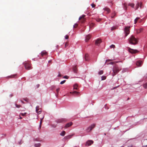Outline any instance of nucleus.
Listing matches in <instances>:
<instances>
[{
  "instance_id": "nucleus-45",
  "label": "nucleus",
  "mask_w": 147,
  "mask_h": 147,
  "mask_svg": "<svg viewBox=\"0 0 147 147\" xmlns=\"http://www.w3.org/2000/svg\"><path fill=\"white\" fill-rule=\"evenodd\" d=\"M115 63L114 62H112L110 63L109 64H110L113 65Z\"/></svg>"
},
{
  "instance_id": "nucleus-35",
  "label": "nucleus",
  "mask_w": 147,
  "mask_h": 147,
  "mask_svg": "<svg viewBox=\"0 0 147 147\" xmlns=\"http://www.w3.org/2000/svg\"><path fill=\"white\" fill-rule=\"evenodd\" d=\"M101 20V19L100 18H98L96 19V21L97 22H99Z\"/></svg>"
},
{
  "instance_id": "nucleus-1",
  "label": "nucleus",
  "mask_w": 147,
  "mask_h": 147,
  "mask_svg": "<svg viewBox=\"0 0 147 147\" xmlns=\"http://www.w3.org/2000/svg\"><path fill=\"white\" fill-rule=\"evenodd\" d=\"M128 40L130 44L133 45L137 44L138 42V39L133 35L130 36L128 38Z\"/></svg>"
},
{
  "instance_id": "nucleus-29",
  "label": "nucleus",
  "mask_w": 147,
  "mask_h": 147,
  "mask_svg": "<svg viewBox=\"0 0 147 147\" xmlns=\"http://www.w3.org/2000/svg\"><path fill=\"white\" fill-rule=\"evenodd\" d=\"M72 94H76L77 95L78 94H79V93L78 92H76V91H74L72 92Z\"/></svg>"
},
{
  "instance_id": "nucleus-24",
  "label": "nucleus",
  "mask_w": 147,
  "mask_h": 147,
  "mask_svg": "<svg viewBox=\"0 0 147 147\" xmlns=\"http://www.w3.org/2000/svg\"><path fill=\"white\" fill-rule=\"evenodd\" d=\"M43 118H44V117H43L42 118L40 119V126H39V127L40 128H41V124L42 123V120H43Z\"/></svg>"
},
{
  "instance_id": "nucleus-59",
  "label": "nucleus",
  "mask_w": 147,
  "mask_h": 147,
  "mask_svg": "<svg viewBox=\"0 0 147 147\" xmlns=\"http://www.w3.org/2000/svg\"><path fill=\"white\" fill-rule=\"evenodd\" d=\"M105 107H106V105H105Z\"/></svg>"
},
{
  "instance_id": "nucleus-43",
  "label": "nucleus",
  "mask_w": 147,
  "mask_h": 147,
  "mask_svg": "<svg viewBox=\"0 0 147 147\" xmlns=\"http://www.w3.org/2000/svg\"><path fill=\"white\" fill-rule=\"evenodd\" d=\"M65 39H68L69 38V36L67 35H66L65 36Z\"/></svg>"
},
{
  "instance_id": "nucleus-36",
  "label": "nucleus",
  "mask_w": 147,
  "mask_h": 147,
  "mask_svg": "<svg viewBox=\"0 0 147 147\" xmlns=\"http://www.w3.org/2000/svg\"><path fill=\"white\" fill-rule=\"evenodd\" d=\"M38 108H39V106H37L36 107V111L37 113L38 112V111L39 110Z\"/></svg>"
},
{
  "instance_id": "nucleus-44",
  "label": "nucleus",
  "mask_w": 147,
  "mask_h": 147,
  "mask_svg": "<svg viewBox=\"0 0 147 147\" xmlns=\"http://www.w3.org/2000/svg\"><path fill=\"white\" fill-rule=\"evenodd\" d=\"M91 5L92 7H94L95 6V5L93 3L91 4Z\"/></svg>"
},
{
  "instance_id": "nucleus-15",
  "label": "nucleus",
  "mask_w": 147,
  "mask_h": 147,
  "mask_svg": "<svg viewBox=\"0 0 147 147\" xmlns=\"http://www.w3.org/2000/svg\"><path fill=\"white\" fill-rule=\"evenodd\" d=\"M91 36L89 34L86 36L85 39L86 41V42H87L89 40Z\"/></svg>"
},
{
  "instance_id": "nucleus-5",
  "label": "nucleus",
  "mask_w": 147,
  "mask_h": 147,
  "mask_svg": "<svg viewBox=\"0 0 147 147\" xmlns=\"http://www.w3.org/2000/svg\"><path fill=\"white\" fill-rule=\"evenodd\" d=\"M95 126V124H93L89 126L86 129V131L88 132H90L93 129Z\"/></svg>"
},
{
  "instance_id": "nucleus-37",
  "label": "nucleus",
  "mask_w": 147,
  "mask_h": 147,
  "mask_svg": "<svg viewBox=\"0 0 147 147\" xmlns=\"http://www.w3.org/2000/svg\"><path fill=\"white\" fill-rule=\"evenodd\" d=\"M57 125L55 124H52L51 126L52 127L55 128L56 127Z\"/></svg>"
},
{
  "instance_id": "nucleus-22",
  "label": "nucleus",
  "mask_w": 147,
  "mask_h": 147,
  "mask_svg": "<svg viewBox=\"0 0 147 147\" xmlns=\"http://www.w3.org/2000/svg\"><path fill=\"white\" fill-rule=\"evenodd\" d=\"M104 10L107 11L108 13H109L110 12V9L107 7H105L104 8Z\"/></svg>"
},
{
  "instance_id": "nucleus-57",
  "label": "nucleus",
  "mask_w": 147,
  "mask_h": 147,
  "mask_svg": "<svg viewBox=\"0 0 147 147\" xmlns=\"http://www.w3.org/2000/svg\"><path fill=\"white\" fill-rule=\"evenodd\" d=\"M21 102H22V103H24V101H22V100H21Z\"/></svg>"
},
{
  "instance_id": "nucleus-60",
  "label": "nucleus",
  "mask_w": 147,
  "mask_h": 147,
  "mask_svg": "<svg viewBox=\"0 0 147 147\" xmlns=\"http://www.w3.org/2000/svg\"><path fill=\"white\" fill-rule=\"evenodd\" d=\"M77 147V146H75V147Z\"/></svg>"
},
{
  "instance_id": "nucleus-55",
  "label": "nucleus",
  "mask_w": 147,
  "mask_h": 147,
  "mask_svg": "<svg viewBox=\"0 0 147 147\" xmlns=\"http://www.w3.org/2000/svg\"><path fill=\"white\" fill-rule=\"evenodd\" d=\"M11 78H13V77H14V76H11L10 77Z\"/></svg>"
},
{
  "instance_id": "nucleus-16",
  "label": "nucleus",
  "mask_w": 147,
  "mask_h": 147,
  "mask_svg": "<svg viewBox=\"0 0 147 147\" xmlns=\"http://www.w3.org/2000/svg\"><path fill=\"white\" fill-rule=\"evenodd\" d=\"M95 25V24L93 23H91L89 24V28L90 29L93 28Z\"/></svg>"
},
{
  "instance_id": "nucleus-3",
  "label": "nucleus",
  "mask_w": 147,
  "mask_h": 147,
  "mask_svg": "<svg viewBox=\"0 0 147 147\" xmlns=\"http://www.w3.org/2000/svg\"><path fill=\"white\" fill-rule=\"evenodd\" d=\"M25 69L27 70H29L32 69L31 64L29 62H25L24 63Z\"/></svg>"
},
{
  "instance_id": "nucleus-38",
  "label": "nucleus",
  "mask_w": 147,
  "mask_h": 147,
  "mask_svg": "<svg viewBox=\"0 0 147 147\" xmlns=\"http://www.w3.org/2000/svg\"><path fill=\"white\" fill-rule=\"evenodd\" d=\"M26 113H21L20 114V115H22V116H24L26 115Z\"/></svg>"
},
{
  "instance_id": "nucleus-26",
  "label": "nucleus",
  "mask_w": 147,
  "mask_h": 147,
  "mask_svg": "<svg viewBox=\"0 0 147 147\" xmlns=\"http://www.w3.org/2000/svg\"><path fill=\"white\" fill-rule=\"evenodd\" d=\"M117 28V26H113V27H111V30L113 31V30H114L116 29Z\"/></svg>"
},
{
  "instance_id": "nucleus-4",
  "label": "nucleus",
  "mask_w": 147,
  "mask_h": 147,
  "mask_svg": "<svg viewBox=\"0 0 147 147\" xmlns=\"http://www.w3.org/2000/svg\"><path fill=\"white\" fill-rule=\"evenodd\" d=\"M130 26H127L124 29V32L125 34V37H126L127 35L129 33V29Z\"/></svg>"
},
{
  "instance_id": "nucleus-49",
  "label": "nucleus",
  "mask_w": 147,
  "mask_h": 147,
  "mask_svg": "<svg viewBox=\"0 0 147 147\" xmlns=\"http://www.w3.org/2000/svg\"><path fill=\"white\" fill-rule=\"evenodd\" d=\"M63 78L66 79H68V77L67 76H65L63 77Z\"/></svg>"
},
{
  "instance_id": "nucleus-6",
  "label": "nucleus",
  "mask_w": 147,
  "mask_h": 147,
  "mask_svg": "<svg viewBox=\"0 0 147 147\" xmlns=\"http://www.w3.org/2000/svg\"><path fill=\"white\" fill-rule=\"evenodd\" d=\"M67 121V120L65 118H61L57 119L56 121V122L57 123H63Z\"/></svg>"
},
{
  "instance_id": "nucleus-17",
  "label": "nucleus",
  "mask_w": 147,
  "mask_h": 147,
  "mask_svg": "<svg viewBox=\"0 0 147 147\" xmlns=\"http://www.w3.org/2000/svg\"><path fill=\"white\" fill-rule=\"evenodd\" d=\"M123 8L124 10L125 11L127 10V3H125L123 4Z\"/></svg>"
},
{
  "instance_id": "nucleus-52",
  "label": "nucleus",
  "mask_w": 147,
  "mask_h": 147,
  "mask_svg": "<svg viewBox=\"0 0 147 147\" xmlns=\"http://www.w3.org/2000/svg\"><path fill=\"white\" fill-rule=\"evenodd\" d=\"M25 101H28V99H24Z\"/></svg>"
},
{
  "instance_id": "nucleus-48",
  "label": "nucleus",
  "mask_w": 147,
  "mask_h": 147,
  "mask_svg": "<svg viewBox=\"0 0 147 147\" xmlns=\"http://www.w3.org/2000/svg\"><path fill=\"white\" fill-rule=\"evenodd\" d=\"M119 86H117L115 87L112 89L113 90V89H116V88H117V87H118Z\"/></svg>"
},
{
  "instance_id": "nucleus-58",
  "label": "nucleus",
  "mask_w": 147,
  "mask_h": 147,
  "mask_svg": "<svg viewBox=\"0 0 147 147\" xmlns=\"http://www.w3.org/2000/svg\"><path fill=\"white\" fill-rule=\"evenodd\" d=\"M111 18H113V17H114V16H111Z\"/></svg>"
},
{
  "instance_id": "nucleus-31",
  "label": "nucleus",
  "mask_w": 147,
  "mask_h": 147,
  "mask_svg": "<svg viewBox=\"0 0 147 147\" xmlns=\"http://www.w3.org/2000/svg\"><path fill=\"white\" fill-rule=\"evenodd\" d=\"M143 87L145 89L147 88V83H145L143 85Z\"/></svg>"
},
{
  "instance_id": "nucleus-2",
  "label": "nucleus",
  "mask_w": 147,
  "mask_h": 147,
  "mask_svg": "<svg viewBox=\"0 0 147 147\" xmlns=\"http://www.w3.org/2000/svg\"><path fill=\"white\" fill-rule=\"evenodd\" d=\"M121 69L118 66L115 65L113 69V72L112 73V75L113 76H115L119 71L121 70Z\"/></svg>"
},
{
  "instance_id": "nucleus-50",
  "label": "nucleus",
  "mask_w": 147,
  "mask_h": 147,
  "mask_svg": "<svg viewBox=\"0 0 147 147\" xmlns=\"http://www.w3.org/2000/svg\"><path fill=\"white\" fill-rule=\"evenodd\" d=\"M61 76H61V74H59L58 75V76L59 77H61Z\"/></svg>"
},
{
  "instance_id": "nucleus-54",
  "label": "nucleus",
  "mask_w": 147,
  "mask_h": 147,
  "mask_svg": "<svg viewBox=\"0 0 147 147\" xmlns=\"http://www.w3.org/2000/svg\"><path fill=\"white\" fill-rule=\"evenodd\" d=\"M37 88H38L39 86V84L37 85Z\"/></svg>"
},
{
  "instance_id": "nucleus-32",
  "label": "nucleus",
  "mask_w": 147,
  "mask_h": 147,
  "mask_svg": "<svg viewBox=\"0 0 147 147\" xmlns=\"http://www.w3.org/2000/svg\"><path fill=\"white\" fill-rule=\"evenodd\" d=\"M106 77L105 76H103L102 77V80H104L106 79Z\"/></svg>"
},
{
  "instance_id": "nucleus-20",
  "label": "nucleus",
  "mask_w": 147,
  "mask_h": 147,
  "mask_svg": "<svg viewBox=\"0 0 147 147\" xmlns=\"http://www.w3.org/2000/svg\"><path fill=\"white\" fill-rule=\"evenodd\" d=\"M73 70L75 73H76L77 72V69L76 66H75L73 68Z\"/></svg>"
},
{
  "instance_id": "nucleus-21",
  "label": "nucleus",
  "mask_w": 147,
  "mask_h": 147,
  "mask_svg": "<svg viewBox=\"0 0 147 147\" xmlns=\"http://www.w3.org/2000/svg\"><path fill=\"white\" fill-rule=\"evenodd\" d=\"M78 86L77 84L74 85L73 86V89L78 90Z\"/></svg>"
},
{
  "instance_id": "nucleus-39",
  "label": "nucleus",
  "mask_w": 147,
  "mask_h": 147,
  "mask_svg": "<svg viewBox=\"0 0 147 147\" xmlns=\"http://www.w3.org/2000/svg\"><path fill=\"white\" fill-rule=\"evenodd\" d=\"M66 81L65 80H63L61 82L60 84H63Z\"/></svg>"
},
{
  "instance_id": "nucleus-28",
  "label": "nucleus",
  "mask_w": 147,
  "mask_h": 147,
  "mask_svg": "<svg viewBox=\"0 0 147 147\" xmlns=\"http://www.w3.org/2000/svg\"><path fill=\"white\" fill-rule=\"evenodd\" d=\"M65 132L64 131H63L60 134V135L62 136H64L65 135Z\"/></svg>"
},
{
  "instance_id": "nucleus-10",
  "label": "nucleus",
  "mask_w": 147,
  "mask_h": 147,
  "mask_svg": "<svg viewBox=\"0 0 147 147\" xmlns=\"http://www.w3.org/2000/svg\"><path fill=\"white\" fill-rule=\"evenodd\" d=\"M128 50L129 52L131 53H135L137 52L136 50H134L130 48H129Z\"/></svg>"
},
{
  "instance_id": "nucleus-11",
  "label": "nucleus",
  "mask_w": 147,
  "mask_h": 147,
  "mask_svg": "<svg viewBox=\"0 0 147 147\" xmlns=\"http://www.w3.org/2000/svg\"><path fill=\"white\" fill-rule=\"evenodd\" d=\"M102 42L101 40L100 39H97L95 42V44L96 45H98Z\"/></svg>"
},
{
  "instance_id": "nucleus-46",
  "label": "nucleus",
  "mask_w": 147,
  "mask_h": 147,
  "mask_svg": "<svg viewBox=\"0 0 147 147\" xmlns=\"http://www.w3.org/2000/svg\"><path fill=\"white\" fill-rule=\"evenodd\" d=\"M59 88H57L56 90V91L58 93L59 92Z\"/></svg>"
},
{
  "instance_id": "nucleus-33",
  "label": "nucleus",
  "mask_w": 147,
  "mask_h": 147,
  "mask_svg": "<svg viewBox=\"0 0 147 147\" xmlns=\"http://www.w3.org/2000/svg\"><path fill=\"white\" fill-rule=\"evenodd\" d=\"M103 71L102 70H101L98 72V74L99 75H101L103 74Z\"/></svg>"
},
{
  "instance_id": "nucleus-53",
  "label": "nucleus",
  "mask_w": 147,
  "mask_h": 147,
  "mask_svg": "<svg viewBox=\"0 0 147 147\" xmlns=\"http://www.w3.org/2000/svg\"><path fill=\"white\" fill-rule=\"evenodd\" d=\"M41 112V111H39L38 112H38H37V113H38V114H40Z\"/></svg>"
},
{
  "instance_id": "nucleus-23",
  "label": "nucleus",
  "mask_w": 147,
  "mask_h": 147,
  "mask_svg": "<svg viewBox=\"0 0 147 147\" xmlns=\"http://www.w3.org/2000/svg\"><path fill=\"white\" fill-rule=\"evenodd\" d=\"M128 5L129 6L131 7L132 8H134V4L133 3H129L128 4Z\"/></svg>"
},
{
  "instance_id": "nucleus-47",
  "label": "nucleus",
  "mask_w": 147,
  "mask_h": 147,
  "mask_svg": "<svg viewBox=\"0 0 147 147\" xmlns=\"http://www.w3.org/2000/svg\"><path fill=\"white\" fill-rule=\"evenodd\" d=\"M128 147H133V146L132 144H130L128 146Z\"/></svg>"
},
{
  "instance_id": "nucleus-27",
  "label": "nucleus",
  "mask_w": 147,
  "mask_h": 147,
  "mask_svg": "<svg viewBox=\"0 0 147 147\" xmlns=\"http://www.w3.org/2000/svg\"><path fill=\"white\" fill-rule=\"evenodd\" d=\"M88 54H86L84 56L85 59L86 61L88 60Z\"/></svg>"
},
{
  "instance_id": "nucleus-34",
  "label": "nucleus",
  "mask_w": 147,
  "mask_h": 147,
  "mask_svg": "<svg viewBox=\"0 0 147 147\" xmlns=\"http://www.w3.org/2000/svg\"><path fill=\"white\" fill-rule=\"evenodd\" d=\"M68 45V43L67 42H65V47H67Z\"/></svg>"
},
{
  "instance_id": "nucleus-42",
  "label": "nucleus",
  "mask_w": 147,
  "mask_h": 147,
  "mask_svg": "<svg viewBox=\"0 0 147 147\" xmlns=\"http://www.w3.org/2000/svg\"><path fill=\"white\" fill-rule=\"evenodd\" d=\"M16 107L17 108H19L21 106L20 105H17V104H16Z\"/></svg>"
},
{
  "instance_id": "nucleus-18",
  "label": "nucleus",
  "mask_w": 147,
  "mask_h": 147,
  "mask_svg": "<svg viewBox=\"0 0 147 147\" xmlns=\"http://www.w3.org/2000/svg\"><path fill=\"white\" fill-rule=\"evenodd\" d=\"M73 135H68V136H65L64 138L66 139H68L71 138Z\"/></svg>"
},
{
  "instance_id": "nucleus-7",
  "label": "nucleus",
  "mask_w": 147,
  "mask_h": 147,
  "mask_svg": "<svg viewBox=\"0 0 147 147\" xmlns=\"http://www.w3.org/2000/svg\"><path fill=\"white\" fill-rule=\"evenodd\" d=\"M85 15H82L79 18V20H80L82 23L84 22L86 20V19L85 18Z\"/></svg>"
},
{
  "instance_id": "nucleus-14",
  "label": "nucleus",
  "mask_w": 147,
  "mask_h": 147,
  "mask_svg": "<svg viewBox=\"0 0 147 147\" xmlns=\"http://www.w3.org/2000/svg\"><path fill=\"white\" fill-rule=\"evenodd\" d=\"M72 124H73V123L71 122L69 123L66 124L65 127V128H67L69 127V126H71V125H72Z\"/></svg>"
},
{
  "instance_id": "nucleus-51",
  "label": "nucleus",
  "mask_w": 147,
  "mask_h": 147,
  "mask_svg": "<svg viewBox=\"0 0 147 147\" xmlns=\"http://www.w3.org/2000/svg\"><path fill=\"white\" fill-rule=\"evenodd\" d=\"M111 60H110V59L107 60H106V62L107 61H110Z\"/></svg>"
},
{
  "instance_id": "nucleus-12",
  "label": "nucleus",
  "mask_w": 147,
  "mask_h": 147,
  "mask_svg": "<svg viewBox=\"0 0 147 147\" xmlns=\"http://www.w3.org/2000/svg\"><path fill=\"white\" fill-rule=\"evenodd\" d=\"M143 30V29L142 28H140L138 29H136L135 30V31L137 34H138L141 32Z\"/></svg>"
},
{
  "instance_id": "nucleus-30",
  "label": "nucleus",
  "mask_w": 147,
  "mask_h": 147,
  "mask_svg": "<svg viewBox=\"0 0 147 147\" xmlns=\"http://www.w3.org/2000/svg\"><path fill=\"white\" fill-rule=\"evenodd\" d=\"M40 143H38L37 144H35V146L36 147H40Z\"/></svg>"
},
{
  "instance_id": "nucleus-8",
  "label": "nucleus",
  "mask_w": 147,
  "mask_h": 147,
  "mask_svg": "<svg viewBox=\"0 0 147 147\" xmlns=\"http://www.w3.org/2000/svg\"><path fill=\"white\" fill-rule=\"evenodd\" d=\"M142 3L140 2H140H138L136 5V10L139 7H140V8H142Z\"/></svg>"
},
{
  "instance_id": "nucleus-9",
  "label": "nucleus",
  "mask_w": 147,
  "mask_h": 147,
  "mask_svg": "<svg viewBox=\"0 0 147 147\" xmlns=\"http://www.w3.org/2000/svg\"><path fill=\"white\" fill-rule=\"evenodd\" d=\"M93 143V141L92 140H89L86 143V146H90Z\"/></svg>"
},
{
  "instance_id": "nucleus-40",
  "label": "nucleus",
  "mask_w": 147,
  "mask_h": 147,
  "mask_svg": "<svg viewBox=\"0 0 147 147\" xmlns=\"http://www.w3.org/2000/svg\"><path fill=\"white\" fill-rule=\"evenodd\" d=\"M78 24H75L74 25V26L73 27H74V28H76L78 26Z\"/></svg>"
},
{
  "instance_id": "nucleus-25",
  "label": "nucleus",
  "mask_w": 147,
  "mask_h": 147,
  "mask_svg": "<svg viewBox=\"0 0 147 147\" xmlns=\"http://www.w3.org/2000/svg\"><path fill=\"white\" fill-rule=\"evenodd\" d=\"M140 19L139 17L136 18L134 20V24H136L138 20H139Z\"/></svg>"
},
{
  "instance_id": "nucleus-19",
  "label": "nucleus",
  "mask_w": 147,
  "mask_h": 147,
  "mask_svg": "<svg viewBox=\"0 0 147 147\" xmlns=\"http://www.w3.org/2000/svg\"><path fill=\"white\" fill-rule=\"evenodd\" d=\"M47 54V53L45 51H43L41 53V55L42 56H43L45 55H46Z\"/></svg>"
},
{
  "instance_id": "nucleus-13",
  "label": "nucleus",
  "mask_w": 147,
  "mask_h": 147,
  "mask_svg": "<svg viewBox=\"0 0 147 147\" xmlns=\"http://www.w3.org/2000/svg\"><path fill=\"white\" fill-rule=\"evenodd\" d=\"M143 62L142 61H138L136 63V65L138 66H141Z\"/></svg>"
},
{
  "instance_id": "nucleus-56",
  "label": "nucleus",
  "mask_w": 147,
  "mask_h": 147,
  "mask_svg": "<svg viewBox=\"0 0 147 147\" xmlns=\"http://www.w3.org/2000/svg\"><path fill=\"white\" fill-rule=\"evenodd\" d=\"M22 119V117H21V116L20 117V119Z\"/></svg>"
},
{
  "instance_id": "nucleus-41",
  "label": "nucleus",
  "mask_w": 147,
  "mask_h": 147,
  "mask_svg": "<svg viewBox=\"0 0 147 147\" xmlns=\"http://www.w3.org/2000/svg\"><path fill=\"white\" fill-rule=\"evenodd\" d=\"M110 47L111 48H114L115 47V46L114 45H112L110 46Z\"/></svg>"
}]
</instances>
